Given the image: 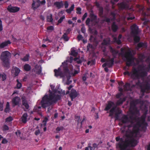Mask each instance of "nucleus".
<instances>
[{
  "instance_id": "obj_1",
  "label": "nucleus",
  "mask_w": 150,
  "mask_h": 150,
  "mask_svg": "<svg viewBox=\"0 0 150 150\" xmlns=\"http://www.w3.org/2000/svg\"><path fill=\"white\" fill-rule=\"evenodd\" d=\"M123 124L130 123L127 127L128 129L133 127L132 131H131L127 135L128 137H131L134 135H137L141 128L142 130H144L146 128L148 124L145 122V118L133 117L130 116L128 117L127 115H124L119 119Z\"/></svg>"
},
{
  "instance_id": "obj_2",
  "label": "nucleus",
  "mask_w": 150,
  "mask_h": 150,
  "mask_svg": "<svg viewBox=\"0 0 150 150\" xmlns=\"http://www.w3.org/2000/svg\"><path fill=\"white\" fill-rule=\"evenodd\" d=\"M60 99V95H56L50 91L49 95L45 94L42 98L41 101L42 107L43 108L48 107L47 111L49 112L52 108V105L56 103Z\"/></svg>"
},
{
  "instance_id": "obj_3",
  "label": "nucleus",
  "mask_w": 150,
  "mask_h": 150,
  "mask_svg": "<svg viewBox=\"0 0 150 150\" xmlns=\"http://www.w3.org/2000/svg\"><path fill=\"white\" fill-rule=\"evenodd\" d=\"M126 135L127 138L125 140L122 138H120V137H117L115 139L117 142L119 141L117 145L121 150H126L128 147H133L135 146L137 144V140L134 138L136 137L137 135H134L131 137H128Z\"/></svg>"
},
{
  "instance_id": "obj_4",
  "label": "nucleus",
  "mask_w": 150,
  "mask_h": 150,
  "mask_svg": "<svg viewBox=\"0 0 150 150\" xmlns=\"http://www.w3.org/2000/svg\"><path fill=\"white\" fill-rule=\"evenodd\" d=\"M141 68L140 69L137 70L134 67H133L132 72H130L128 71L123 73L124 75L131 76V77L134 79H138L140 77H143L147 75V73L145 70L144 67L141 65L139 66L138 68Z\"/></svg>"
},
{
  "instance_id": "obj_5",
  "label": "nucleus",
  "mask_w": 150,
  "mask_h": 150,
  "mask_svg": "<svg viewBox=\"0 0 150 150\" xmlns=\"http://www.w3.org/2000/svg\"><path fill=\"white\" fill-rule=\"evenodd\" d=\"M11 54L8 51L2 52L0 56V59L3 65L5 67L9 68L10 66V59Z\"/></svg>"
},
{
  "instance_id": "obj_6",
  "label": "nucleus",
  "mask_w": 150,
  "mask_h": 150,
  "mask_svg": "<svg viewBox=\"0 0 150 150\" xmlns=\"http://www.w3.org/2000/svg\"><path fill=\"white\" fill-rule=\"evenodd\" d=\"M124 57L126 59V66L123 67V69L125 71H128L129 68L127 67H129L132 65V64L134 62V57L133 56L131 51L129 50L123 54Z\"/></svg>"
},
{
  "instance_id": "obj_7",
  "label": "nucleus",
  "mask_w": 150,
  "mask_h": 150,
  "mask_svg": "<svg viewBox=\"0 0 150 150\" xmlns=\"http://www.w3.org/2000/svg\"><path fill=\"white\" fill-rule=\"evenodd\" d=\"M117 105L111 101L108 102V103L106 105L104 109L105 111H107L109 110V116L112 117L113 116L115 109L116 108Z\"/></svg>"
},
{
  "instance_id": "obj_8",
  "label": "nucleus",
  "mask_w": 150,
  "mask_h": 150,
  "mask_svg": "<svg viewBox=\"0 0 150 150\" xmlns=\"http://www.w3.org/2000/svg\"><path fill=\"white\" fill-rule=\"evenodd\" d=\"M141 92L144 95L145 93H147L150 90V84L148 82L142 84L140 86Z\"/></svg>"
},
{
  "instance_id": "obj_9",
  "label": "nucleus",
  "mask_w": 150,
  "mask_h": 150,
  "mask_svg": "<svg viewBox=\"0 0 150 150\" xmlns=\"http://www.w3.org/2000/svg\"><path fill=\"white\" fill-rule=\"evenodd\" d=\"M131 34L132 35H138L139 31L138 26L136 24H134L131 27Z\"/></svg>"
},
{
  "instance_id": "obj_10",
  "label": "nucleus",
  "mask_w": 150,
  "mask_h": 150,
  "mask_svg": "<svg viewBox=\"0 0 150 150\" xmlns=\"http://www.w3.org/2000/svg\"><path fill=\"white\" fill-rule=\"evenodd\" d=\"M7 9L11 13H16L18 11L20 8L18 7L12 6L11 5H10L8 6Z\"/></svg>"
},
{
  "instance_id": "obj_11",
  "label": "nucleus",
  "mask_w": 150,
  "mask_h": 150,
  "mask_svg": "<svg viewBox=\"0 0 150 150\" xmlns=\"http://www.w3.org/2000/svg\"><path fill=\"white\" fill-rule=\"evenodd\" d=\"M69 94V96L71 98L72 101L73 100V99L76 97L79 93L77 92L76 90L72 89L71 90Z\"/></svg>"
},
{
  "instance_id": "obj_12",
  "label": "nucleus",
  "mask_w": 150,
  "mask_h": 150,
  "mask_svg": "<svg viewBox=\"0 0 150 150\" xmlns=\"http://www.w3.org/2000/svg\"><path fill=\"white\" fill-rule=\"evenodd\" d=\"M54 76L56 77H58L59 76L62 77L64 76L60 67H59L58 69H54Z\"/></svg>"
},
{
  "instance_id": "obj_13",
  "label": "nucleus",
  "mask_w": 150,
  "mask_h": 150,
  "mask_svg": "<svg viewBox=\"0 0 150 150\" xmlns=\"http://www.w3.org/2000/svg\"><path fill=\"white\" fill-rule=\"evenodd\" d=\"M20 98L18 96H16L12 99L13 106L14 107L16 105H18L20 101Z\"/></svg>"
},
{
  "instance_id": "obj_14",
  "label": "nucleus",
  "mask_w": 150,
  "mask_h": 150,
  "mask_svg": "<svg viewBox=\"0 0 150 150\" xmlns=\"http://www.w3.org/2000/svg\"><path fill=\"white\" fill-rule=\"evenodd\" d=\"M62 64L63 65V71L64 72V74H69L70 71L67 67V63L65 62H64L62 63Z\"/></svg>"
},
{
  "instance_id": "obj_15",
  "label": "nucleus",
  "mask_w": 150,
  "mask_h": 150,
  "mask_svg": "<svg viewBox=\"0 0 150 150\" xmlns=\"http://www.w3.org/2000/svg\"><path fill=\"white\" fill-rule=\"evenodd\" d=\"M109 50L110 52L112 53L113 57L112 58L114 59L116 57V55L118 53V51L112 48L111 46L109 47Z\"/></svg>"
},
{
  "instance_id": "obj_16",
  "label": "nucleus",
  "mask_w": 150,
  "mask_h": 150,
  "mask_svg": "<svg viewBox=\"0 0 150 150\" xmlns=\"http://www.w3.org/2000/svg\"><path fill=\"white\" fill-rule=\"evenodd\" d=\"M22 105H24L26 110L29 109V106L28 103V101L24 97L22 98Z\"/></svg>"
},
{
  "instance_id": "obj_17",
  "label": "nucleus",
  "mask_w": 150,
  "mask_h": 150,
  "mask_svg": "<svg viewBox=\"0 0 150 150\" xmlns=\"http://www.w3.org/2000/svg\"><path fill=\"white\" fill-rule=\"evenodd\" d=\"M20 71V69L17 67H15L14 69L13 70H12L11 72L13 73V76L14 77H16L18 75Z\"/></svg>"
},
{
  "instance_id": "obj_18",
  "label": "nucleus",
  "mask_w": 150,
  "mask_h": 150,
  "mask_svg": "<svg viewBox=\"0 0 150 150\" xmlns=\"http://www.w3.org/2000/svg\"><path fill=\"white\" fill-rule=\"evenodd\" d=\"M111 29L113 32H115L117 31L118 29V25L116 24L115 22H113L111 25Z\"/></svg>"
},
{
  "instance_id": "obj_19",
  "label": "nucleus",
  "mask_w": 150,
  "mask_h": 150,
  "mask_svg": "<svg viewBox=\"0 0 150 150\" xmlns=\"http://www.w3.org/2000/svg\"><path fill=\"white\" fill-rule=\"evenodd\" d=\"M130 84L128 83H126L123 86L124 90L125 91H131L132 89L130 87Z\"/></svg>"
},
{
  "instance_id": "obj_20",
  "label": "nucleus",
  "mask_w": 150,
  "mask_h": 150,
  "mask_svg": "<svg viewBox=\"0 0 150 150\" xmlns=\"http://www.w3.org/2000/svg\"><path fill=\"white\" fill-rule=\"evenodd\" d=\"M54 4L58 9H60L62 8L63 6V3L62 1L60 2L56 1L54 3Z\"/></svg>"
},
{
  "instance_id": "obj_21",
  "label": "nucleus",
  "mask_w": 150,
  "mask_h": 150,
  "mask_svg": "<svg viewBox=\"0 0 150 150\" xmlns=\"http://www.w3.org/2000/svg\"><path fill=\"white\" fill-rule=\"evenodd\" d=\"M11 43V42L9 40L3 42L0 44V48L1 49L7 46L8 44H10Z\"/></svg>"
},
{
  "instance_id": "obj_22",
  "label": "nucleus",
  "mask_w": 150,
  "mask_h": 150,
  "mask_svg": "<svg viewBox=\"0 0 150 150\" xmlns=\"http://www.w3.org/2000/svg\"><path fill=\"white\" fill-rule=\"evenodd\" d=\"M28 114L26 112L24 113L22 115L21 118V121L23 123H25L27 121V117Z\"/></svg>"
},
{
  "instance_id": "obj_23",
  "label": "nucleus",
  "mask_w": 150,
  "mask_h": 150,
  "mask_svg": "<svg viewBox=\"0 0 150 150\" xmlns=\"http://www.w3.org/2000/svg\"><path fill=\"white\" fill-rule=\"evenodd\" d=\"M125 100L126 99L125 98H120L119 100L117 101L116 105L117 106L122 104L123 102H125Z\"/></svg>"
},
{
  "instance_id": "obj_24",
  "label": "nucleus",
  "mask_w": 150,
  "mask_h": 150,
  "mask_svg": "<svg viewBox=\"0 0 150 150\" xmlns=\"http://www.w3.org/2000/svg\"><path fill=\"white\" fill-rule=\"evenodd\" d=\"M110 40L109 38H106L104 39L102 42L101 44L103 45H106L110 43Z\"/></svg>"
},
{
  "instance_id": "obj_25",
  "label": "nucleus",
  "mask_w": 150,
  "mask_h": 150,
  "mask_svg": "<svg viewBox=\"0 0 150 150\" xmlns=\"http://www.w3.org/2000/svg\"><path fill=\"white\" fill-rule=\"evenodd\" d=\"M91 145L90 143L88 144V146L89 147L90 150H94L96 148H98L99 144H97L95 143H93L92 145L93 146H91Z\"/></svg>"
},
{
  "instance_id": "obj_26",
  "label": "nucleus",
  "mask_w": 150,
  "mask_h": 150,
  "mask_svg": "<svg viewBox=\"0 0 150 150\" xmlns=\"http://www.w3.org/2000/svg\"><path fill=\"white\" fill-rule=\"evenodd\" d=\"M142 47L145 48L146 47H147L146 44L143 42H140L137 44V49L138 50Z\"/></svg>"
},
{
  "instance_id": "obj_27",
  "label": "nucleus",
  "mask_w": 150,
  "mask_h": 150,
  "mask_svg": "<svg viewBox=\"0 0 150 150\" xmlns=\"http://www.w3.org/2000/svg\"><path fill=\"white\" fill-rule=\"evenodd\" d=\"M118 5L119 8L121 9H125L127 7V4L124 2H122L120 4H118Z\"/></svg>"
},
{
  "instance_id": "obj_28",
  "label": "nucleus",
  "mask_w": 150,
  "mask_h": 150,
  "mask_svg": "<svg viewBox=\"0 0 150 150\" xmlns=\"http://www.w3.org/2000/svg\"><path fill=\"white\" fill-rule=\"evenodd\" d=\"M91 21L92 22L95 21L97 20V16L93 13H91L90 14Z\"/></svg>"
},
{
  "instance_id": "obj_29",
  "label": "nucleus",
  "mask_w": 150,
  "mask_h": 150,
  "mask_svg": "<svg viewBox=\"0 0 150 150\" xmlns=\"http://www.w3.org/2000/svg\"><path fill=\"white\" fill-rule=\"evenodd\" d=\"M23 69L25 71H29L31 69V66L28 64H25L23 66Z\"/></svg>"
},
{
  "instance_id": "obj_30",
  "label": "nucleus",
  "mask_w": 150,
  "mask_h": 150,
  "mask_svg": "<svg viewBox=\"0 0 150 150\" xmlns=\"http://www.w3.org/2000/svg\"><path fill=\"white\" fill-rule=\"evenodd\" d=\"M137 35H132L134 37V41L136 43L138 42L140 40V37Z\"/></svg>"
},
{
  "instance_id": "obj_31",
  "label": "nucleus",
  "mask_w": 150,
  "mask_h": 150,
  "mask_svg": "<svg viewBox=\"0 0 150 150\" xmlns=\"http://www.w3.org/2000/svg\"><path fill=\"white\" fill-rule=\"evenodd\" d=\"M33 2L32 4V6L34 10L36 9L39 6H35V5L36 2H38L40 1L39 0H33Z\"/></svg>"
},
{
  "instance_id": "obj_32",
  "label": "nucleus",
  "mask_w": 150,
  "mask_h": 150,
  "mask_svg": "<svg viewBox=\"0 0 150 150\" xmlns=\"http://www.w3.org/2000/svg\"><path fill=\"white\" fill-rule=\"evenodd\" d=\"M29 54H26L23 58H21V59L24 62L28 61L29 60Z\"/></svg>"
},
{
  "instance_id": "obj_33",
  "label": "nucleus",
  "mask_w": 150,
  "mask_h": 150,
  "mask_svg": "<svg viewBox=\"0 0 150 150\" xmlns=\"http://www.w3.org/2000/svg\"><path fill=\"white\" fill-rule=\"evenodd\" d=\"M47 22H52L53 19L52 17V14H49L47 16Z\"/></svg>"
},
{
  "instance_id": "obj_34",
  "label": "nucleus",
  "mask_w": 150,
  "mask_h": 150,
  "mask_svg": "<svg viewBox=\"0 0 150 150\" xmlns=\"http://www.w3.org/2000/svg\"><path fill=\"white\" fill-rule=\"evenodd\" d=\"M74 4L72 5L70 8L66 10V11L69 14H70L71 13V12L72 11L74 8Z\"/></svg>"
},
{
  "instance_id": "obj_35",
  "label": "nucleus",
  "mask_w": 150,
  "mask_h": 150,
  "mask_svg": "<svg viewBox=\"0 0 150 150\" xmlns=\"http://www.w3.org/2000/svg\"><path fill=\"white\" fill-rule=\"evenodd\" d=\"M99 11L98 14L100 17H103V7H100L98 9Z\"/></svg>"
},
{
  "instance_id": "obj_36",
  "label": "nucleus",
  "mask_w": 150,
  "mask_h": 150,
  "mask_svg": "<svg viewBox=\"0 0 150 150\" xmlns=\"http://www.w3.org/2000/svg\"><path fill=\"white\" fill-rule=\"evenodd\" d=\"M1 79L2 81H4L6 79V76L5 73L1 74L0 73V79Z\"/></svg>"
},
{
  "instance_id": "obj_37",
  "label": "nucleus",
  "mask_w": 150,
  "mask_h": 150,
  "mask_svg": "<svg viewBox=\"0 0 150 150\" xmlns=\"http://www.w3.org/2000/svg\"><path fill=\"white\" fill-rule=\"evenodd\" d=\"M62 38L66 41H67L69 40V38L67 36V33H64L62 37Z\"/></svg>"
},
{
  "instance_id": "obj_38",
  "label": "nucleus",
  "mask_w": 150,
  "mask_h": 150,
  "mask_svg": "<svg viewBox=\"0 0 150 150\" xmlns=\"http://www.w3.org/2000/svg\"><path fill=\"white\" fill-rule=\"evenodd\" d=\"M78 54L77 52H76V51L74 50H72L71 51V53L70 54L71 55L73 56L74 57H76Z\"/></svg>"
},
{
  "instance_id": "obj_39",
  "label": "nucleus",
  "mask_w": 150,
  "mask_h": 150,
  "mask_svg": "<svg viewBox=\"0 0 150 150\" xmlns=\"http://www.w3.org/2000/svg\"><path fill=\"white\" fill-rule=\"evenodd\" d=\"M74 60L76 61L78 64H81L82 62V61L78 57L74 58Z\"/></svg>"
},
{
  "instance_id": "obj_40",
  "label": "nucleus",
  "mask_w": 150,
  "mask_h": 150,
  "mask_svg": "<svg viewBox=\"0 0 150 150\" xmlns=\"http://www.w3.org/2000/svg\"><path fill=\"white\" fill-rule=\"evenodd\" d=\"M113 39L114 42H116L118 45H120L121 43V42L120 40L117 39L115 37Z\"/></svg>"
},
{
  "instance_id": "obj_41",
  "label": "nucleus",
  "mask_w": 150,
  "mask_h": 150,
  "mask_svg": "<svg viewBox=\"0 0 150 150\" xmlns=\"http://www.w3.org/2000/svg\"><path fill=\"white\" fill-rule=\"evenodd\" d=\"M122 111L119 108H116L115 109V112L120 114L122 113Z\"/></svg>"
},
{
  "instance_id": "obj_42",
  "label": "nucleus",
  "mask_w": 150,
  "mask_h": 150,
  "mask_svg": "<svg viewBox=\"0 0 150 150\" xmlns=\"http://www.w3.org/2000/svg\"><path fill=\"white\" fill-rule=\"evenodd\" d=\"M16 82H17V84L16 85L17 88L18 89L22 87L21 83L19 82V81L18 79H17L16 80Z\"/></svg>"
},
{
  "instance_id": "obj_43",
  "label": "nucleus",
  "mask_w": 150,
  "mask_h": 150,
  "mask_svg": "<svg viewBox=\"0 0 150 150\" xmlns=\"http://www.w3.org/2000/svg\"><path fill=\"white\" fill-rule=\"evenodd\" d=\"M65 18V16H63L61 17L58 21L57 25H58L59 24L61 23L63 21L64 19Z\"/></svg>"
},
{
  "instance_id": "obj_44",
  "label": "nucleus",
  "mask_w": 150,
  "mask_h": 150,
  "mask_svg": "<svg viewBox=\"0 0 150 150\" xmlns=\"http://www.w3.org/2000/svg\"><path fill=\"white\" fill-rule=\"evenodd\" d=\"M94 4L95 5L97 8L98 9H100V7H103L102 6H100V4H99V2L96 1L94 2Z\"/></svg>"
},
{
  "instance_id": "obj_45",
  "label": "nucleus",
  "mask_w": 150,
  "mask_h": 150,
  "mask_svg": "<svg viewBox=\"0 0 150 150\" xmlns=\"http://www.w3.org/2000/svg\"><path fill=\"white\" fill-rule=\"evenodd\" d=\"M9 129L8 127L6 125H4L2 127V130L3 131L8 130Z\"/></svg>"
},
{
  "instance_id": "obj_46",
  "label": "nucleus",
  "mask_w": 150,
  "mask_h": 150,
  "mask_svg": "<svg viewBox=\"0 0 150 150\" xmlns=\"http://www.w3.org/2000/svg\"><path fill=\"white\" fill-rule=\"evenodd\" d=\"M139 58L141 61H142L144 59L145 56L143 54H139Z\"/></svg>"
},
{
  "instance_id": "obj_47",
  "label": "nucleus",
  "mask_w": 150,
  "mask_h": 150,
  "mask_svg": "<svg viewBox=\"0 0 150 150\" xmlns=\"http://www.w3.org/2000/svg\"><path fill=\"white\" fill-rule=\"evenodd\" d=\"M123 93L122 92H120L117 94L116 95V97L117 99H120V97L123 95Z\"/></svg>"
},
{
  "instance_id": "obj_48",
  "label": "nucleus",
  "mask_w": 150,
  "mask_h": 150,
  "mask_svg": "<svg viewBox=\"0 0 150 150\" xmlns=\"http://www.w3.org/2000/svg\"><path fill=\"white\" fill-rule=\"evenodd\" d=\"M87 50L89 51L90 49H92L93 48V45L90 43H88L87 46Z\"/></svg>"
},
{
  "instance_id": "obj_49",
  "label": "nucleus",
  "mask_w": 150,
  "mask_h": 150,
  "mask_svg": "<svg viewBox=\"0 0 150 150\" xmlns=\"http://www.w3.org/2000/svg\"><path fill=\"white\" fill-rule=\"evenodd\" d=\"M41 108V107L40 106H37L34 108V110L35 112H38L40 110V109Z\"/></svg>"
},
{
  "instance_id": "obj_50",
  "label": "nucleus",
  "mask_w": 150,
  "mask_h": 150,
  "mask_svg": "<svg viewBox=\"0 0 150 150\" xmlns=\"http://www.w3.org/2000/svg\"><path fill=\"white\" fill-rule=\"evenodd\" d=\"M73 87L72 85H70L69 87H67L68 91H67L66 92V95L69 94L70 93L69 91L71 90V88Z\"/></svg>"
},
{
  "instance_id": "obj_51",
  "label": "nucleus",
  "mask_w": 150,
  "mask_h": 150,
  "mask_svg": "<svg viewBox=\"0 0 150 150\" xmlns=\"http://www.w3.org/2000/svg\"><path fill=\"white\" fill-rule=\"evenodd\" d=\"M13 120V118L12 117L10 116L7 117L6 119V122H10L12 121Z\"/></svg>"
},
{
  "instance_id": "obj_52",
  "label": "nucleus",
  "mask_w": 150,
  "mask_h": 150,
  "mask_svg": "<svg viewBox=\"0 0 150 150\" xmlns=\"http://www.w3.org/2000/svg\"><path fill=\"white\" fill-rule=\"evenodd\" d=\"M103 21L106 22L108 23H109L110 22V19L106 17H105L104 19L103 20Z\"/></svg>"
},
{
  "instance_id": "obj_53",
  "label": "nucleus",
  "mask_w": 150,
  "mask_h": 150,
  "mask_svg": "<svg viewBox=\"0 0 150 150\" xmlns=\"http://www.w3.org/2000/svg\"><path fill=\"white\" fill-rule=\"evenodd\" d=\"M81 8L79 7H78L76 8V13L77 14H81Z\"/></svg>"
},
{
  "instance_id": "obj_54",
  "label": "nucleus",
  "mask_w": 150,
  "mask_h": 150,
  "mask_svg": "<svg viewBox=\"0 0 150 150\" xmlns=\"http://www.w3.org/2000/svg\"><path fill=\"white\" fill-rule=\"evenodd\" d=\"M64 129V127L63 126H61L60 127H57L56 129V130L58 132L61 130H62Z\"/></svg>"
},
{
  "instance_id": "obj_55",
  "label": "nucleus",
  "mask_w": 150,
  "mask_h": 150,
  "mask_svg": "<svg viewBox=\"0 0 150 150\" xmlns=\"http://www.w3.org/2000/svg\"><path fill=\"white\" fill-rule=\"evenodd\" d=\"M77 38L79 41H80L83 38V37L81 35L79 34L77 37Z\"/></svg>"
},
{
  "instance_id": "obj_56",
  "label": "nucleus",
  "mask_w": 150,
  "mask_h": 150,
  "mask_svg": "<svg viewBox=\"0 0 150 150\" xmlns=\"http://www.w3.org/2000/svg\"><path fill=\"white\" fill-rule=\"evenodd\" d=\"M3 102H1L0 100V111H2L3 110Z\"/></svg>"
},
{
  "instance_id": "obj_57",
  "label": "nucleus",
  "mask_w": 150,
  "mask_h": 150,
  "mask_svg": "<svg viewBox=\"0 0 150 150\" xmlns=\"http://www.w3.org/2000/svg\"><path fill=\"white\" fill-rule=\"evenodd\" d=\"M90 21H91V20L90 18H88L86 21V25L89 26V24Z\"/></svg>"
},
{
  "instance_id": "obj_58",
  "label": "nucleus",
  "mask_w": 150,
  "mask_h": 150,
  "mask_svg": "<svg viewBox=\"0 0 150 150\" xmlns=\"http://www.w3.org/2000/svg\"><path fill=\"white\" fill-rule=\"evenodd\" d=\"M3 30V27L2 21L1 20H0V32L2 31Z\"/></svg>"
},
{
  "instance_id": "obj_59",
  "label": "nucleus",
  "mask_w": 150,
  "mask_h": 150,
  "mask_svg": "<svg viewBox=\"0 0 150 150\" xmlns=\"http://www.w3.org/2000/svg\"><path fill=\"white\" fill-rule=\"evenodd\" d=\"M8 142V141L7 140V139L6 138L3 139L1 143L3 144H7Z\"/></svg>"
},
{
  "instance_id": "obj_60",
  "label": "nucleus",
  "mask_w": 150,
  "mask_h": 150,
  "mask_svg": "<svg viewBox=\"0 0 150 150\" xmlns=\"http://www.w3.org/2000/svg\"><path fill=\"white\" fill-rule=\"evenodd\" d=\"M47 29L49 30H53L54 29V27L52 26H49L47 27Z\"/></svg>"
},
{
  "instance_id": "obj_61",
  "label": "nucleus",
  "mask_w": 150,
  "mask_h": 150,
  "mask_svg": "<svg viewBox=\"0 0 150 150\" xmlns=\"http://www.w3.org/2000/svg\"><path fill=\"white\" fill-rule=\"evenodd\" d=\"M64 6L66 8H67L69 6V3L67 1H65L64 3Z\"/></svg>"
},
{
  "instance_id": "obj_62",
  "label": "nucleus",
  "mask_w": 150,
  "mask_h": 150,
  "mask_svg": "<svg viewBox=\"0 0 150 150\" xmlns=\"http://www.w3.org/2000/svg\"><path fill=\"white\" fill-rule=\"evenodd\" d=\"M107 66L109 68H110L112 67L113 65V64H112L111 63H110V62H107Z\"/></svg>"
},
{
  "instance_id": "obj_63",
  "label": "nucleus",
  "mask_w": 150,
  "mask_h": 150,
  "mask_svg": "<svg viewBox=\"0 0 150 150\" xmlns=\"http://www.w3.org/2000/svg\"><path fill=\"white\" fill-rule=\"evenodd\" d=\"M87 15V13L86 12L83 15V16L82 17V21H84L85 18L86 17Z\"/></svg>"
},
{
  "instance_id": "obj_64",
  "label": "nucleus",
  "mask_w": 150,
  "mask_h": 150,
  "mask_svg": "<svg viewBox=\"0 0 150 150\" xmlns=\"http://www.w3.org/2000/svg\"><path fill=\"white\" fill-rule=\"evenodd\" d=\"M74 58L72 57L71 56L70 57L69 60H68V62H69L70 63H72L73 61V60H74Z\"/></svg>"
}]
</instances>
